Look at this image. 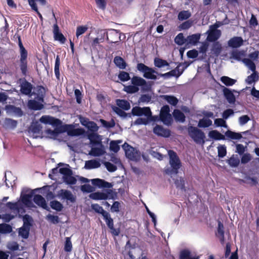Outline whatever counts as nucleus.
I'll return each instance as SVG.
<instances>
[{
  "label": "nucleus",
  "mask_w": 259,
  "mask_h": 259,
  "mask_svg": "<svg viewBox=\"0 0 259 259\" xmlns=\"http://www.w3.org/2000/svg\"><path fill=\"white\" fill-rule=\"evenodd\" d=\"M169 160V163L170 167H165L164 173L171 178L173 175H177L179 172L182 164L180 159L177 153L173 150H169L168 151Z\"/></svg>",
  "instance_id": "1"
},
{
  "label": "nucleus",
  "mask_w": 259,
  "mask_h": 259,
  "mask_svg": "<svg viewBox=\"0 0 259 259\" xmlns=\"http://www.w3.org/2000/svg\"><path fill=\"white\" fill-rule=\"evenodd\" d=\"M188 133L189 136L196 144L203 145L205 143V135L201 130L190 125L188 127Z\"/></svg>",
  "instance_id": "2"
},
{
  "label": "nucleus",
  "mask_w": 259,
  "mask_h": 259,
  "mask_svg": "<svg viewBox=\"0 0 259 259\" xmlns=\"http://www.w3.org/2000/svg\"><path fill=\"white\" fill-rule=\"evenodd\" d=\"M137 69L143 74L144 77L147 79L156 80L157 76L155 74H158L152 68L149 67L142 63H139L137 65Z\"/></svg>",
  "instance_id": "3"
},
{
  "label": "nucleus",
  "mask_w": 259,
  "mask_h": 259,
  "mask_svg": "<svg viewBox=\"0 0 259 259\" xmlns=\"http://www.w3.org/2000/svg\"><path fill=\"white\" fill-rule=\"evenodd\" d=\"M122 148L124 151L126 157L129 159L138 161L141 158V153L136 149L133 148L126 143H124Z\"/></svg>",
  "instance_id": "4"
},
{
  "label": "nucleus",
  "mask_w": 259,
  "mask_h": 259,
  "mask_svg": "<svg viewBox=\"0 0 259 259\" xmlns=\"http://www.w3.org/2000/svg\"><path fill=\"white\" fill-rule=\"evenodd\" d=\"M20 48V67L22 73L23 75H26L27 71V56L28 53L24 47L22 42L18 43Z\"/></svg>",
  "instance_id": "5"
},
{
  "label": "nucleus",
  "mask_w": 259,
  "mask_h": 259,
  "mask_svg": "<svg viewBox=\"0 0 259 259\" xmlns=\"http://www.w3.org/2000/svg\"><path fill=\"white\" fill-rule=\"evenodd\" d=\"M20 48V67L22 73L23 75H26L27 71V56L28 53L24 47L22 42L18 43Z\"/></svg>",
  "instance_id": "6"
},
{
  "label": "nucleus",
  "mask_w": 259,
  "mask_h": 259,
  "mask_svg": "<svg viewBox=\"0 0 259 259\" xmlns=\"http://www.w3.org/2000/svg\"><path fill=\"white\" fill-rule=\"evenodd\" d=\"M89 197L93 200L113 199L114 193L112 190L106 189L104 192H96L90 194Z\"/></svg>",
  "instance_id": "7"
},
{
  "label": "nucleus",
  "mask_w": 259,
  "mask_h": 259,
  "mask_svg": "<svg viewBox=\"0 0 259 259\" xmlns=\"http://www.w3.org/2000/svg\"><path fill=\"white\" fill-rule=\"evenodd\" d=\"M170 109L168 105H164L162 107L160 112L159 117L161 121L166 125H171L172 118L169 113Z\"/></svg>",
  "instance_id": "8"
},
{
  "label": "nucleus",
  "mask_w": 259,
  "mask_h": 259,
  "mask_svg": "<svg viewBox=\"0 0 259 259\" xmlns=\"http://www.w3.org/2000/svg\"><path fill=\"white\" fill-rule=\"evenodd\" d=\"M53 16L55 21V23L53 25V34L54 39L55 40L59 41L61 44H64L66 39L63 34L60 32L59 26L57 23V19L54 12H53Z\"/></svg>",
  "instance_id": "9"
},
{
  "label": "nucleus",
  "mask_w": 259,
  "mask_h": 259,
  "mask_svg": "<svg viewBox=\"0 0 259 259\" xmlns=\"http://www.w3.org/2000/svg\"><path fill=\"white\" fill-rule=\"evenodd\" d=\"M150 113L151 109L149 107H140L139 106H135L132 109V113L134 116H145L147 117Z\"/></svg>",
  "instance_id": "10"
},
{
  "label": "nucleus",
  "mask_w": 259,
  "mask_h": 259,
  "mask_svg": "<svg viewBox=\"0 0 259 259\" xmlns=\"http://www.w3.org/2000/svg\"><path fill=\"white\" fill-rule=\"evenodd\" d=\"M210 28L211 29L206 32L208 34L206 39L210 42H215L220 37L221 31L213 26H211Z\"/></svg>",
  "instance_id": "11"
},
{
  "label": "nucleus",
  "mask_w": 259,
  "mask_h": 259,
  "mask_svg": "<svg viewBox=\"0 0 259 259\" xmlns=\"http://www.w3.org/2000/svg\"><path fill=\"white\" fill-rule=\"evenodd\" d=\"M39 121L41 123L49 124L54 127L59 126L62 124V121L60 119L47 115L42 116Z\"/></svg>",
  "instance_id": "12"
},
{
  "label": "nucleus",
  "mask_w": 259,
  "mask_h": 259,
  "mask_svg": "<svg viewBox=\"0 0 259 259\" xmlns=\"http://www.w3.org/2000/svg\"><path fill=\"white\" fill-rule=\"evenodd\" d=\"M45 95L46 90L45 88L41 85H38L35 88L33 93L31 94V95L34 96V99L40 102H44Z\"/></svg>",
  "instance_id": "13"
},
{
  "label": "nucleus",
  "mask_w": 259,
  "mask_h": 259,
  "mask_svg": "<svg viewBox=\"0 0 259 259\" xmlns=\"http://www.w3.org/2000/svg\"><path fill=\"white\" fill-rule=\"evenodd\" d=\"M58 196L61 198L62 199H65L71 203H74L76 201V196L68 190H60L58 192Z\"/></svg>",
  "instance_id": "14"
},
{
  "label": "nucleus",
  "mask_w": 259,
  "mask_h": 259,
  "mask_svg": "<svg viewBox=\"0 0 259 259\" xmlns=\"http://www.w3.org/2000/svg\"><path fill=\"white\" fill-rule=\"evenodd\" d=\"M106 37L110 43H115L120 39L119 32L114 29H108L106 32Z\"/></svg>",
  "instance_id": "15"
},
{
  "label": "nucleus",
  "mask_w": 259,
  "mask_h": 259,
  "mask_svg": "<svg viewBox=\"0 0 259 259\" xmlns=\"http://www.w3.org/2000/svg\"><path fill=\"white\" fill-rule=\"evenodd\" d=\"M153 132L158 136L168 138L170 136V131L160 125L156 124L153 128Z\"/></svg>",
  "instance_id": "16"
},
{
  "label": "nucleus",
  "mask_w": 259,
  "mask_h": 259,
  "mask_svg": "<svg viewBox=\"0 0 259 259\" xmlns=\"http://www.w3.org/2000/svg\"><path fill=\"white\" fill-rule=\"evenodd\" d=\"M235 90L232 91L231 89L224 87L223 92L224 96L228 103L234 104L235 102L236 98L233 94Z\"/></svg>",
  "instance_id": "17"
},
{
  "label": "nucleus",
  "mask_w": 259,
  "mask_h": 259,
  "mask_svg": "<svg viewBox=\"0 0 259 259\" xmlns=\"http://www.w3.org/2000/svg\"><path fill=\"white\" fill-rule=\"evenodd\" d=\"M244 40L241 37L234 36L228 41L229 47L232 48H238L243 44Z\"/></svg>",
  "instance_id": "18"
},
{
  "label": "nucleus",
  "mask_w": 259,
  "mask_h": 259,
  "mask_svg": "<svg viewBox=\"0 0 259 259\" xmlns=\"http://www.w3.org/2000/svg\"><path fill=\"white\" fill-rule=\"evenodd\" d=\"M33 200L34 202L38 206L46 210H50L49 207L47 204L45 199L41 195L39 194L35 195L33 197Z\"/></svg>",
  "instance_id": "19"
},
{
  "label": "nucleus",
  "mask_w": 259,
  "mask_h": 259,
  "mask_svg": "<svg viewBox=\"0 0 259 259\" xmlns=\"http://www.w3.org/2000/svg\"><path fill=\"white\" fill-rule=\"evenodd\" d=\"M91 181L93 185L97 186L100 188H110L113 186L111 183L106 182L102 179H92Z\"/></svg>",
  "instance_id": "20"
},
{
  "label": "nucleus",
  "mask_w": 259,
  "mask_h": 259,
  "mask_svg": "<svg viewBox=\"0 0 259 259\" xmlns=\"http://www.w3.org/2000/svg\"><path fill=\"white\" fill-rule=\"evenodd\" d=\"M42 102H40L34 100H30L28 102V107L29 109L34 110H41L44 108V105L42 104Z\"/></svg>",
  "instance_id": "21"
},
{
  "label": "nucleus",
  "mask_w": 259,
  "mask_h": 259,
  "mask_svg": "<svg viewBox=\"0 0 259 259\" xmlns=\"http://www.w3.org/2000/svg\"><path fill=\"white\" fill-rule=\"evenodd\" d=\"M5 109L7 110V113H13L18 117H21L23 115V112L21 108H20L19 107H17L14 105H7L5 107Z\"/></svg>",
  "instance_id": "22"
},
{
  "label": "nucleus",
  "mask_w": 259,
  "mask_h": 259,
  "mask_svg": "<svg viewBox=\"0 0 259 259\" xmlns=\"http://www.w3.org/2000/svg\"><path fill=\"white\" fill-rule=\"evenodd\" d=\"M131 83L132 84L136 87H144L147 85V81L140 76H134L131 79Z\"/></svg>",
  "instance_id": "23"
},
{
  "label": "nucleus",
  "mask_w": 259,
  "mask_h": 259,
  "mask_svg": "<svg viewBox=\"0 0 259 259\" xmlns=\"http://www.w3.org/2000/svg\"><path fill=\"white\" fill-rule=\"evenodd\" d=\"M32 90V85L27 81H25L21 85L20 91L24 95H30L31 93Z\"/></svg>",
  "instance_id": "24"
},
{
  "label": "nucleus",
  "mask_w": 259,
  "mask_h": 259,
  "mask_svg": "<svg viewBox=\"0 0 259 259\" xmlns=\"http://www.w3.org/2000/svg\"><path fill=\"white\" fill-rule=\"evenodd\" d=\"M200 38V34L196 33L189 35L186 38L187 45H196Z\"/></svg>",
  "instance_id": "25"
},
{
  "label": "nucleus",
  "mask_w": 259,
  "mask_h": 259,
  "mask_svg": "<svg viewBox=\"0 0 259 259\" xmlns=\"http://www.w3.org/2000/svg\"><path fill=\"white\" fill-rule=\"evenodd\" d=\"M100 165L101 164L99 160H90L85 161L84 168L87 169H91L98 168Z\"/></svg>",
  "instance_id": "26"
},
{
  "label": "nucleus",
  "mask_w": 259,
  "mask_h": 259,
  "mask_svg": "<svg viewBox=\"0 0 259 259\" xmlns=\"http://www.w3.org/2000/svg\"><path fill=\"white\" fill-rule=\"evenodd\" d=\"M245 56V51L244 50H234L231 53V58L238 61H242V58Z\"/></svg>",
  "instance_id": "27"
},
{
  "label": "nucleus",
  "mask_w": 259,
  "mask_h": 259,
  "mask_svg": "<svg viewBox=\"0 0 259 259\" xmlns=\"http://www.w3.org/2000/svg\"><path fill=\"white\" fill-rule=\"evenodd\" d=\"M173 116L177 121L183 123L185 121V115L182 112L178 109L174 110L173 112Z\"/></svg>",
  "instance_id": "28"
},
{
  "label": "nucleus",
  "mask_w": 259,
  "mask_h": 259,
  "mask_svg": "<svg viewBox=\"0 0 259 259\" xmlns=\"http://www.w3.org/2000/svg\"><path fill=\"white\" fill-rule=\"evenodd\" d=\"M113 62L116 66L119 69H124L126 67V63L124 59L120 56H116L114 57Z\"/></svg>",
  "instance_id": "29"
},
{
  "label": "nucleus",
  "mask_w": 259,
  "mask_h": 259,
  "mask_svg": "<svg viewBox=\"0 0 259 259\" xmlns=\"http://www.w3.org/2000/svg\"><path fill=\"white\" fill-rule=\"evenodd\" d=\"M208 136L210 138L215 140H224L225 139V136L222 135L217 130L210 131L208 133Z\"/></svg>",
  "instance_id": "30"
},
{
  "label": "nucleus",
  "mask_w": 259,
  "mask_h": 259,
  "mask_svg": "<svg viewBox=\"0 0 259 259\" xmlns=\"http://www.w3.org/2000/svg\"><path fill=\"white\" fill-rule=\"evenodd\" d=\"M81 124L91 132H97L99 130V127L94 121H91L87 122V123H83L81 121Z\"/></svg>",
  "instance_id": "31"
},
{
  "label": "nucleus",
  "mask_w": 259,
  "mask_h": 259,
  "mask_svg": "<svg viewBox=\"0 0 259 259\" xmlns=\"http://www.w3.org/2000/svg\"><path fill=\"white\" fill-rule=\"evenodd\" d=\"M41 128L42 126L40 124L38 121H36L31 124L29 132L33 134H39Z\"/></svg>",
  "instance_id": "32"
},
{
  "label": "nucleus",
  "mask_w": 259,
  "mask_h": 259,
  "mask_svg": "<svg viewBox=\"0 0 259 259\" xmlns=\"http://www.w3.org/2000/svg\"><path fill=\"white\" fill-rule=\"evenodd\" d=\"M227 163L231 167H236L240 163V159L237 155H233L227 160Z\"/></svg>",
  "instance_id": "33"
},
{
  "label": "nucleus",
  "mask_w": 259,
  "mask_h": 259,
  "mask_svg": "<svg viewBox=\"0 0 259 259\" xmlns=\"http://www.w3.org/2000/svg\"><path fill=\"white\" fill-rule=\"evenodd\" d=\"M116 104L118 106L117 107L125 110L130 109L131 107V105L129 102L125 100H117Z\"/></svg>",
  "instance_id": "34"
},
{
  "label": "nucleus",
  "mask_w": 259,
  "mask_h": 259,
  "mask_svg": "<svg viewBox=\"0 0 259 259\" xmlns=\"http://www.w3.org/2000/svg\"><path fill=\"white\" fill-rule=\"evenodd\" d=\"M212 121L207 118L203 117L202 119H200L198 123V126L199 127L205 128L208 127L212 125Z\"/></svg>",
  "instance_id": "35"
},
{
  "label": "nucleus",
  "mask_w": 259,
  "mask_h": 259,
  "mask_svg": "<svg viewBox=\"0 0 259 259\" xmlns=\"http://www.w3.org/2000/svg\"><path fill=\"white\" fill-rule=\"evenodd\" d=\"M225 134L227 138L233 140H239L242 138L241 133L234 132L230 130L227 131Z\"/></svg>",
  "instance_id": "36"
},
{
  "label": "nucleus",
  "mask_w": 259,
  "mask_h": 259,
  "mask_svg": "<svg viewBox=\"0 0 259 259\" xmlns=\"http://www.w3.org/2000/svg\"><path fill=\"white\" fill-rule=\"evenodd\" d=\"M92 209L94 210L96 213L101 214L103 217L108 214V212L105 211L102 206L98 204L95 203L92 204L91 206Z\"/></svg>",
  "instance_id": "37"
},
{
  "label": "nucleus",
  "mask_w": 259,
  "mask_h": 259,
  "mask_svg": "<svg viewBox=\"0 0 259 259\" xmlns=\"http://www.w3.org/2000/svg\"><path fill=\"white\" fill-rule=\"evenodd\" d=\"M17 125V121L15 120L6 118L4 120V126L6 128L14 129Z\"/></svg>",
  "instance_id": "38"
},
{
  "label": "nucleus",
  "mask_w": 259,
  "mask_h": 259,
  "mask_svg": "<svg viewBox=\"0 0 259 259\" xmlns=\"http://www.w3.org/2000/svg\"><path fill=\"white\" fill-rule=\"evenodd\" d=\"M242 62L253 72H257L255 64L250 59L244 58Z\"/></svg>",
  "instance_id": "39"
},
{
  "label": "nucleus",
  "mask_w": 259,
  "mask_h": 259,
  "mask_svg": "<svg viewBox=\"0 0 259 259\" xmlns=\"http://www.w3.org/2000/svg\"><path fill=\"white\" fill-rule=\"evenodd\" d=\"M6 206L10 209L13 211H15L16 213H18L21 212V209L22 208L19 207V205L18 202H8L6 203Z\"/></svg>",
  "instance_id": "40"
},
{
  "label": "nucleus",
  "mask_w": 259,
  "mask_h": 259,
  "mask_svg": "<svg viewBox=\"0 0 259 259\" xmlns=\"http://www.w3.org/2000/svg\"><path fill=\"white\" fill-rule=\"evenodd\" d=\"M30 228L22 226L20 228L18 231L19 235L21 236L24 239L28 238L29 234Z\"/></svg>",
  "instance_id": "41"
},
{
  "label": "nucleus",
  "mask_w": 259,
  "mask_h": 259,
  "mask_svg": "<svg viewBox=\"0 0 259 259\" xmlns=\"http://www.w3.org/2000/svg\"><path fill=\"white\" fill-rule=\"evenodd\" d=\"M154 65L158 68L168 66L169 63L165 60L159 58H155L154 60Z\"/></svg>",
  "instance_id": "42"
},
{
  "label": "nucleus",
  "mask_w": 259,
  "mask_h": 259,
  "mask_svg": "<svg viewBox=\"0 0 259 259\" xmlns=\"http://www.w3.org/2000/svg\"><path fill=\"white\" fill-rule=\"evenodd\" d=\"M51 207L57 211H60L63 208V204L57 200L51 201L50 203Z\"/></svg>",
  "instance_id": "43"
},
{
  "label": "nucleus",
  "mask_w": 259,
  "mask_h": 259,
  "mask_svg": "<svg viewBox=\"0 0 259 259\" xmlns=\"http://www.w3.org/2000/svg\"><path fill=\"white\" fill-rule=\"evenodd\" d=\"M12 231V227L11 225L3 223L0 224V233L8 234Z\"/></svg>",
  "instance_id": "44"
},
{
  "label": "nucleus",
  "mask_w": 259,
  "mask_h": 259,
  "mask_svg": "<svg viewBox=\"0 0 259 259\" xmlns=\"http://www.w3.org/2000/svg\"><path fill=\"white\" fill-rule=\"evenodd\" d=\"M72 174H69L66 176H63V182L68 185H74L76 183V179L72 176Z\"/></svg>",
  "instance_id": "45"
},
{
  "label": "nucleus",
  "mask_w": 259,
  "mask_h": 259,
  "mask_svg": "<svg viewBox=\"0 0 259 259\" xmlns=\"http://www.w3.org/2000/svg\"><path fill=\"white\" fill-rule=\"evenodd\" d=\"M163 99L172 106H176L178 103V99L174 96L164 95Z\"/></svg>",
  "instance_id": "46"
},
{
  "label": "nucleus",
  "mask_w": 259,
  "mask_h": 259,
  "mask_svg": "<svg viewBox=\"0 0 259 259\" xmlns=\"http://www.w3.org/2000/svg\"><path fill=\"white\" fill-rule=\"evenodd\" d=\"M222 50V45L218 41L214 42L212 46L211 51L216 56H218Z\"/></svg>",
  "instance_id": "47"
},
{
  "label": "nucleus",
  "mask_w": 259,
  "mask_h": 259,
  "mask_svg": "<svg viewBox=\"0 0 259 259\" xmlns=\"http://www.w3.org/2000/svg\"><path fill=\"white\" fill-rule=\"evenodd\" d=\"M221 81L227 86H231L234 84L236 80L235 79L230 78L229 77L223 76L221 77Z\"/></svg>",
  "instance_id": "48"
},
{
  "label": "nucleus",
  "mask_w": 259,
  "mask_h": 259,
  "mask_svg": "<svg viewBox=\"0 0 259 259\" xmlns=\"http://www.w3.org/2000/svg\"><path fill=\"white\" fill-rule=\"evenodd\" d=\"M128 94H134L139 91V88L134 85H124L123 90Z\"/></svg>",
  "instance_id": "49"
},
{
  "label": "nucleus",
  "mask_w": 259,
  "mask_h": 259,
  "mask_svg": "<svg viewBox=\"0 0 259 259\" xmlns=\"http://www.w3.org/2000/svg\"><path fill=\"white\" fill-rule=\"evenodd\" d=\"M175 42L179 46H182L186 43V38H185L183 33H179L175 38Z\"/></svg>",
  "instance_id": "50"
},
{
  "label": "nucleus",
  "mask_w": 259,
  "mask_h": 259,
  "mask_svg": "<svg viewBox=\"0 0 259 259\" xmlns=\"http://www.w3.org/2000/svg\"><path fill=\"white\" fill-rule=\"evenodd\" d=\"M191 16V13L189 11H182L178 14V19L180 21H183L189 18Z\"/></svg>",
  "instance_id": "51"
},
{
  "label": "nucleus",
  "mask_w": 259,
  "mask_h": 259,
  "mask_svg": "<svg viewBox=\"0 0 259 259\" xmlns=\"http://www.w3.org/2000/svg\"><path fill=\"white\" fill-rule=\"evenodd\" d=\"M23 226L30 228L32 226L33 219L31 216L28 214H25L23 217Z\"/></svg>",
  "instance_id": "52"
},
{
  "label": "nucleus",
  "mask_w": 259,
  "mask_h": 259,
  "mask_svg": "<svg viewBox=\"0 0 259 259\" xmlns=\"http://www.w3.org/2000/svg\"><path fill=\"white\" fill-rule=\"evenodd\" d=\"M121 143L120 141H111L110 143V149L111 151L117 153L120 149V147L118 145Z\"/></svg>",
  "instance_id": "53"
},
{
  "label": "nucleus",
  "mask_w": 259,
  "mask_h": 259,
  "mask_svg": "<svg viewBox=\"0 0 259 259\" xmlns=\"http://www.w3.org/2000/svg\"><path fill=\"white\" fill-rule=\"evenodd\" d=\"M258 75L257 72H253L251 75L247 76L245 79L246 82L248 84H251L258 79Z\"/></svg>",
  "instance_id": "54"
},
{
  "label": "nucleus",
  "mask_w": 259,
  "mask_h": 259,
  "mask_svg": "<svg viewBox=\"0 0 259 259\" xmlns=\"http://www.w3.org/2000/svg\"><path fill=\"white\" fill-rule=\"evenodd\" d=\"M105 153L104 150L101 148H93L91 151L90 154L94 156H100Z\"/></svg>",
  "instance_id": "55"
},
{
  "label": "nucleus",
  "mask_w": 259,
  "mask_h": 259,
  "mask_svg": "<svg viewBox=\"0 0 259 259\" xmlns=\"http://www.w3.org/2000/svg\"><path fill=\"white\" fill-rule=\"evenodd\" d=\"M118 77L121 81L123 82L127 81L131 78L129 73L124 71H121L119 72Z\"/></svg>",
  "instance_id": "56"
},
{
  "label": "nucleus",
  "mask_w": 259,
  "mask_h": 259,
  "mask_svg": "<svg viewBox=\"0 0 259 259\" xmlns=\"http://www.w3.org/2000/svg\"><path fill=\"white\" fill-rule=\"evenodd\" d=\"M102 126L106 128H110L113 127L115 126V122L112 119L110 121H106L104 119H101L100 120Z\"/></svg>",
  "instance_id": "57"
},
{
  "label": "nucleus",
  "mask_w": 259,
  "mask_h": 259,
  "mask_svg": "<svg viewBox=\"0 0 259 259\" xmlns=\"http://www.w3.org/2000/svg\"><path fill=\"white\" fill-rule=\"evenodd\" d=\"M175 184L177 187V188L181 189L182 190L185 191V181L183 178L182 177L179 178V179H176L175 181Z\"/></svg>",
  "instance_id": "58"
},
{
  "label": "nucleus",
  "mask_w": 259,
  "mask_h": 259,
  "mask_svg": "<svg viewBox=\"0 0 259 259\" xmlns=\"http://www.w3.org/2000/svg\"><path fill=\"white\" fill-rule=\"evenodd\" d=\"M103 219L105 221L109 229H112L114 226V223L113 219L111 218L110 213L108 212L107 215H104Z\"/></svg>",
  "instance_id": "59"
},
{
  "label": "nucleus",
  "mask_w": 259,
  "mask_h": 259,
  "mask_svg": "<svg viewBox=\"0 0 259 259\" xmlns=\"http://www.w3.org/2000/svg\"><path fill=\"white\" fill-rule=\"evenodd\" d=\"M218 156L220 158H223L227 154L226 147L225 145H219L218 147Z\"/></svg>",
  "instance_id": "60"
},
{
  "label": "nucleus",
  "mask_w": 259,
  "mask_h": 259,
  "mask_svg": "<svg viewBox=\"0 0 259 259\" xmlns=\"http://www.w3.org/2000/svg\"><path fill=\"white\" fill-rule=\"evenodd\" d=\"M64 250L66 252H70L72 249V245L70 237H66L65 238V242L64 244Z\"/></svg>",
  "instance_id": "61"
},
{
  "label": "nucleus",
  "mask_w": 259,
  "mask_h": 259,
  "mask_svg": "<svg viewBox=\"0 0 259 259\" xmlns=\"http://www.w3.org/2000/svg\"><path fill=\"white\" fill-rule=\"evenodd\" d=\"M214 124L217 127H228V125L224 118H217L214 119Z\"/></svg>",
  "instance_id": "62"
},
{
  "label": "nucleus",
  "mask_w": 259,
  "mask_h": 259,
  "mask_svg": "<svg viewBox=\"0 0 259 259\" xmlns=\"http://www.w3.org/2000/svg\"><path fill=\"white\" fill-rule=\"evenodd\" d=\"M8 249L12 251H16L19 249V245L16 242H9L7 245Z\"/></svg>",
  "instance_id": "63"
},
{
  "label": "nucleus",
  "mask_w": 259,
  "mask_h": 259,
  "mask_svg": "<svg viewBox=\"0 0 259 259\" xmlns=\"http://www.w3.org/2000/svg\"><path fill=\"white\" fill-rule=\"evenodd\" d=\"M46 219L48 221L54 224H57L59 222V218L57 215L49 214L47 215Z\"/></svg>",
  "instance_id": "64"
}]
</instances>
